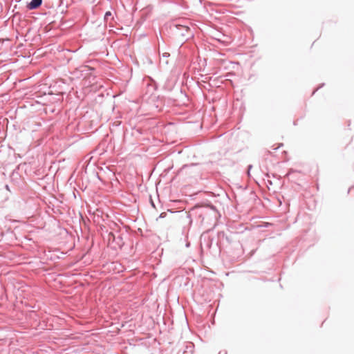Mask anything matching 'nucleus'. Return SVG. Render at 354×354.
Instances as JSON below:
<instances>
[{
	"instance_id": "obj_1",
	"label": "nucleus",
	"mask_w": 354,
	"mask_h": 354,
	"mask_svg": "<svg viewBox=\"0 0 354 354\" xmlns=\"http://www.w3.org/2000/svg\"><path fill=\"white\" fill-rule=\"evenodd\" d=\"M42 0H32L28 4V8L30 10L36 9L41 6Z\"/></svg>"
},
{
	"instance_id": "obj_2",
	"label": "nucleus",
	"mask_w": 354,
	"mask_h": 354,
	"mask_svg": "<svg viewBox=\"0 0 354 354\" xmlns=\"http://www.w3.org/2000/svg\"><path fill=\"white\" fill-rule=\"evenodd\" d=\"M176 28L178 29H182V30H185V31H188L189 30V27L188 26H183V25H176Z\"/></svg>"
},
{
	"instance_id": "obj_3",
	"label": "nucleus",
	"mask_w": 354,
	"mask_h": 354,
	"mask_svg": "<svg viewBox=\"0 0 354 354\" xmlns=\"http://www.w3.org/2000/svg\"><path fill=\"white\" fill-rule=\"evenodd\" d=\"M111 15V12H109V11L106 12L105 13V15H104V19H105L106 20H107V19H108V17H110Z\"/></svg>"
}]
</instances>
